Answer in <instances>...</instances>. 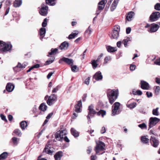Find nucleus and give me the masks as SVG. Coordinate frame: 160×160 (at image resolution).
<instances>
[{"mask_svg": "<svg viewBox=\"0 0 160 160\" xmlns=\"http://www.w3.org/2000/svg\"><path fill=\"white\" fill-rule=\"evenodd\" d=\"M22 4V0H15L13 3V6L15 8L19 7Z\"/></svg>", "mask_w": 160, "mask_h": 160, "instance_id": "nucleus-29", "label": "nucleus"}, {"mask_svg": "<svg viewBox=\"0 0 160 160\" xmlns=\"http://www.w3.org/2000/svg\"><path fill=\"white\" fill-rule=\"evenodd\" d=\"M131 29L130 27H128L126 28V32L128 34H129L131 31Z\"/></svg>", "mask_w": 160, "mask_h": 160, "instance_id": "nucleus-62", "label": "nucleus"}, {"mask_svg": "<svg viewBox=\"0 0 160 160\" xmlns=\"http://www.w3.org/2000/svg\"><path fill=\"white\" fill-rule=\"evenodd\" d=\"M136 65L134 64H131L130 66V70L131 71L134 70L136 68Z\"/></svg>", "mask_w": 160, "mask_h": 160, "instance_id": "nucleus-51", "label": "nucleus"}, {"mask_svg": "<svg viewBox=\"0 0 160 160\" xmlns=\"http://www.w3.org/2000/svg\"><path fill=\"white\" fill-rule=\"evenodd\" d=\"M120 103L118 102H115L112 106V115L114 116L120 113L119 108Z\"/></svg>", "mask_w": 160, "mask_h": 160, "instance_id": "nucleus-5", "label": "nucleus"}, {"mask_svg": "<svg viewBox=\"0 0 160 160\" xmlns=\"http://www.w3.org/2000/svg\"><path fill=\"white\" fill-rule=\"evenodd\" d=\"M93 78L97 81L102 80V76L101 72L98 71L96 72L94 75Z\"/></svg>", "mask_w": 160, "mask_h": 160, "instance_id": "nucleus-20", "label": "nucleus"}, {"mask_svg": "<svg viewBox=\"0 0 160 160\" xmlns=\"http://www.w3.org/2000/svg\"><path fill=\"white\" fill-rule=\"evenodd\" d=\"M150 133L151 135L152 134L155 136H157V134L155 133V130L153 129H151L150 131Z\"/></svg>", "mask_w": 160, "mask_h": 160, "instance_id": "nucleus-57", "label": "nucleus"}, {"mask_svg": "<svg viewBox=\"0 0 160 160\" xmlns=\"http://www.w3.org/2000/svg\"><path fill=\"white\" fill-rule=\"evenodd\" d=\"M160 26V24L159 25L154 23L152 24L151 26L149 32H156L159 28Z\"/></svg>", "mask_w": 160, "mask_h": 160, "instance_id": "nucleus-18", "label": "nucleus"}, {"mask_svg": "<svg viewBox=\"0 0 160 160\" xmlns=\"http://www.w3.org/2000/svg\"><path fill=\"white\" fill-rule=\"evenodd\" d=\"M90 78L89 77L87 78L85 80L84 83L87 85H88L89 84Z\"/></svg>", "mask_w": 160, "mask_h": 160, "instance_id": "nucleus-54", "label": "nucleus"}, {"mask_svg": "<svg viewBox=\"0 0 160 160\" xmlns=\"http://www.w3.org/2000/svg\"><path fill=\"white\" fill-rule=\"evenodd\" d=\"M54 57H53L51 59L47 61L45 63V65H48L52 63L54 61Z\"/></svg>", "mask_w": 160, "mask_h": 160, "instance_id": "nucleus-43", "label": "nucleus"}, {"mask_svg": "<svg viewBox=\"0 0 160 160\" xmlns=\"http://www.w3.org/2000/svg\"><path fill=\"white\" fill-rule=\"evenodd\" d=\"M147 137V136H142L141 137V140L142 143L146 144L148 142L149 139Z\"/></svg>", "mask_w": 160, "mask_h": 160, "instance_id": "nucleus-31", "label": "nucleus"}, {"mask_svg": "<svg viewBox=\"0 0 160 160\" xmlns=\"http://www.w3.org/2000/svg\"><path fill=\"white\" fill-rule=\"evenodd\" d=\"M154 8L157 10L160 11V3H157L154 6Z\"/></svg>", "mask_w": 160, "mask_h": 160, "instance_id": "nucleus-49", "label": "nucleus"}, {"mask_svg": "<svg viewBox=\"0 0 160 160\" xmlns=\"http://www.w3.org/2000/svg\"><path fill=\"white\" fill-rule=\"evenodd\" d=\"M11 4V2L10 0H7L5 2V4L6 6H9Z\"/></svg>", "mask_w": 160, "mask_h": 160, "instance_id": "nucleus-55", "label": "nucleus"}, {"mask_svg": "<svg viewBox=\"0 0 160 160\" xmlns=\"http://www.w3.org/2000/svg\"><path fill=\"white\" fill-rule=\"evenodd\" d=\"M150 141L152 145L155 148L157 147L159 145V141L153 136H151L150 138Z\"/></svg>", "mask_w": 160, "mask_h": 160, "instance_id": "nucleus-13", "label": "nucleus"}, {"mask_svg": "<svg viewBox=\"0 0 160 160\" xmlns=\"http://www.w3.org/2000/svg\"><path fill=\"white\" fill-rule=\"evenodd\" d=\"M78 32H75L71 33L68 37L69 39H71L74 38L78 34Z\"/></svg>", "mask_w": 160, "mask_h": 160, "instance_id": "nucleus-41", "label": "nucleus"}, {"mask_svg": "<svg viewBox=\"0 0 160 160\" xmlns=\"http://www.w3.org/2000/svg\"><path fill=\"white\" fill-rule=\"evenodd\" d=\"M146 94L147 97L148 98H149L152 96V93L148 91L146 92Z\"/></svg>", "mask_w": 160, "mask_h": 160, "instance_id": "nucleus-56", "label": "nucleus"}, {"mask_svg": "<svg viewBox=\"0 0 160 160\" xmlns=\"http://www.w3.org/2000/svg\"><path fill=\"white\" fill-rule=\"evenodd\" d=\"M138 126L142 129H146L147 128V126L144 123L138 125Z\"/></svg>", "mask_w": 160, "mask_h": 160, "instance_id": "nucleus-39", "label": "nucleus"}, {"mask_svg": "<svg viewBox=\"0 0 160 160\" xmlns=\"http://www.w3.org/2000/svg\"><path fill=\"white\" fill-rule=\"evenodd\" d=\"M156 82L158 84H160V78H155Z\"/></svg>", "mask_w": 160, "mask_h": 160, "instance_id": "nucleus-63", "label": "nucleus"}, {"mask_svg": "<svg viewBox=\"0 0 160 160\" xmlns=\"http://www.w3.org/2000/svg\"><path fill=\"white\" fill-rule=\"evenodd\" d=\"M62 61L65 62L68 64L70 65L71 66L73 64V60L71 59L63 57L59 60V63H61Z\"/></svg>", "mask_w": 160, "mask_h": 160, "instance_id": "nucleus-14", "label": "nucleus"}, {"mask_svg": "<svg viewBox=\"0 0 160 160\" xmlns=\"http://www.w3.org/2000/svg\"><path fill=\"white\" fill-rule=\"evenodd\" d=\"M136 105L137 103L135 102L130 104L128 103L126 104L127 107L130 109H132L136 107Z\"/></svg>", "mask_w": 160, "mask_h": 160, "instance_id": "nucleus-34", "label": "nucleus"}, {"mask_svg": "<svg viewBox=\"0 0 160 160\" xmlns=\"http://www.w3.org/2000/svg\"><path fill=\"white\" fill-rule=\"evenodd\" d=\"M54 72L53 71V72H49L47 76V78L48 79H49L52 75L54 73Z\"/></svg>", "mask_w": 160, "mask_h": 160, "instance_id": "nucleus-60", "label": "nucleus"}, {"mask_svg": "<svg viewBox=\"0 0 160 160\" xmlns=\"http://www.w3.org/2000/svg\"><path fill=\"white\" fill-rule=\"evenodd\" d=\"M12 47V45L9 43L5 42L0 41V51L3 52H7L10 50Z\"/></svg>", "mask_w": 160, "mask_h": 160, "instance_id": "nucleus-3", "label": "nucleus"}, {"mask_svg": "<svg viewBox=\"0 0 160 160\" xmlns=\"http://www.w3.org/2000/svg\"><path fill=\"white\" fill-rule=\"evenodd\" d=\"M160 17V13L158 12H153L150 15L149 20L151 22L157 21Z\"/></svg>", "mask_w": 160, "mask_h": 160, "instance_id": "nucleus-10", "label": "nucleus"}, {"mask_svg": "<svg viewBox=\"0 0 160 160\" xmlns=\"http://www.w3.org/2000/svg\"><path fill=\"white\" fill-rule=\"evenodd\" d=\"M155 94L158 95L159 94V92L160 91V87L159 86H156L155 87Z\"/></svg>", "mask_w": 160, "mask_h": 160, "instance_id": "nucleus-44", "label": "nucleus"}, {"mask_svg": "<svg viewBox=\"0 0 160 160\" xmlns=\"http://www.w3.org/2000/svg\"><path fill=\"white\" fill-rule=\"evenodd\" d=\"M60 88V87L59 86H57L55 88H53L52 90V93H56L57 92Z\"/></svg>", "mask_w": 160, "mask_h": 160, "instance_id": "nucleus-50", "label": "nucleus"}, {"mask_svg": "<svg viewBox=\"0 0 160 160\" xmlns=\"http://www.w3.org/2000/svg\"><path fill=\"white\" fill-rule=\"evenodd\" d=\"M1 117L2 120L6 122H7V120L6 119V117L5 116L3 115V114H1L0 115Z\"/></svg>", "mask_w": 160, "mask_h": 160, "instance_id": "nucleus-61", "label": "nucleus"}, {"mask_svg": "<svg viewBox=\"0 0 160 160\" xmlns=\"http://www.w3.org/2000/svg\"><path fill=\"white\" fill-rule=\"evenodd\" d=\"M119 95L118 89L108 90L107 95L109 103L112 104L117 98Z\"/></svg>", "mask_w": 160, "mask_h": 160, "instance_id": "nucleus-1", "label": "nucleus"}, {"mask_svg": "<svg viewBox=\"0 0 160 160\" xmlns=\"http://www.w3.org/2000/svg\"><path fill=\"white\" fill-rule=\"evenodd\" d=\"M134 15V12L132 11L130 12H128L126 17V19L128 21H131L132 20V18Z\"/></svg>", "mask_w": 160, "mask_h": 160, "instance_id": "nucleus-24", "label": "nucleus"}, {"mask_svg": "<svg viewBox=\"0 0 160 160\" xmlns=\"http://www.w3.org/2000/svg\"><path fill=\"white\" fill-rule=\"evenodd\" d=\"M19 138L15 137H13L11 140L14 146H17L19 142Z\"/></svg>", "mask_w": 160, "mask_h": 160, "instance_id": "nucleus-27", "label": "nucleus"}, {"mask_svg": "<svg viewBox=\"0 0 160 160\" xmlns=\"http://www.w3.org/2000/svg\"><path fill=\"white\" fill-rule=\"evenodd\" d=\"M92 64L94 69L97 68L98 64L97 63V62L95 60H92Z\"/></svg>", "mask_w": 160, "mask_h": 160, "instance_id": "nucleus-47", "label": "nucleus"}, {"mask_svg": "<svg viewBox=\"0 0 160 160\" xmlns=\"http://www.w3.org/2000/svg\"><path fill=\"white\" fill-rule=\"evenodd\" d=\"M154 63L156 65H160V58L157 59L154 62Z\"/></svg>", "mask_w": 160, "mask_h": 160, "instance_id": "nucleus-59", "label": "nucleus"}, {"mask_svg": "<svg viewBox=\"0 0 160 160\" xmlns=\"http://www.w3.org/2000/svg\"><path fill=\"white\" fill-rule=\"evenodd\" d=\"M88 109L89 112L87 117L88 122H90V123H91L90 117H93V116L92 115L96 114V112L94 110L93 106L92 105H91L89 106Z\"/></svg>", "mask_w": 160, "mask_h": 160, "instance_id": "nucleus-9", "label": "nucleus"}, {"mask_svg": "<svg viewBox=\"0 0 160 160\" xmlns=\"http://www.w3.org/2000/svg\"><path fill=\"white\" fill-rule=\"evenodd\" d=\"M47 19L46 18L44 19L43 22L42 23V26L44 28L47 25Z\"/></svg>", "mask_w": 160, "mask_h": 160, "instance_id": "nucleus-53", "label": "nucleus"}, {"mask_svg": "<svg viewBox=\"0 0 160 160\" xmlns=\"http://www.w3.org/2000/svg\"><path fill=\"white\" fill-rule=\"evenodd\" d=\"M48 6L45 5L44 3L42 4L41 5L39 13L41 15L45 16L48 13Z\"/></svg>", "mask_w": 160, "mask_h": 160, "instance_id": "nucleus-11", "label": "nucleus"}, {"mask_svg": "<svg viewBox=\"0 0 160 160\" xmlns=\"http://www.w3.org/2000/svg\"><path fill=\"white\" fill-rule=\"evenodd\" d=\"M8 153L7 152H3L0 155V160L5 159L8 157Z\"/></svg>", "mask_w": 160, "mask_h": 160, "instance_id": "nucleus-32", "label": "nucleus"}, {"mask_svg": "<svg viewBox=\"0 0 160 160\" xmlns=\"http://www.w3.org/2000/svg\"><path fill=\"white\" fill-rule=\"evenodd\" d=\"M55 0H46V3L50 6H54L56 4Z\"/></svg>", "mask_w": 160, "mask_h": 160, "instance_id": "nucleus-35", "label": "nucleus"}, {"mask_svg": "<svg viewBox=\"0 0 160 160\" xmlns=\"http://www.w3.org/2000/svg\"><path fill=\"white\" fill-rule=\"evenodd\" d=\"M58 49L57 48L53 49L52 48L51 49V52H48V54L50 55H51L54 53H56L58 51Z\"/></svg>", "mask_w": 160, "mask_h": 160, "instance_id": "nucleus-42", "label": "nucleus"}, {"mask_svg": "<svg viewBox=\"0 0 160 160\" xmlns=\"http://www.w3.org/2000/svg\"><path fill=\"white\" fill-rule=\"evenodd\" d=\"M106 48L108 52H114L117 50L116 48L112 47L110 46H107Z\"/></svg>", "mask_w": 160, "mask_h": 160, "instance_id": "nucleus-30", "label": "nucleus"}, {"mask_svg": "<svg viewBox=\"0 0 160 160\" xmlns=\"http://www.w3.org/2000/svg\"><path fill=\"white\" fill-rule=\"evenodd\" d=\"M68 43L66 42H64L62 43L59 46V49L62 50H65L67 49L68 47Z\"/></svg>", "mask_w": 160, "mask_h": 160, "instance_id": "nucleus-23", "label": "nucleus"}, {"mask_svg": "<svg viewBox=\"0 0 160 160\" xmlns=\"http://www.w3.org/2000/svg\"><path fill=\"white\" fill-rule=\"evenodd\" d=\"M13 133H14L16 135L19 137H21L22 135V133L21 130L18 129H15Z\"/></svg>", "mask_w": 160, "mask_h": 160, "instance_id": "nucleus-36", "label": "nucleus"}, {"mask_svg": "<svg viewBox=\"0 0 160 160\" xmlns=\"http://www.w3.org/2000/svg\"><path fill=\"white\" fill-rule=\"evenodd\" d=\"M14 87V85L13 84L8 83L6 85V88L7 91L11 92L13 91Z\"/></svg>", "mask_w": 160, "mask_h": 160, "instance_id": "nucleus-22", "label": "nucleus"}, {"mask_svg": "<svg viewBox=\"0 0 160 160\" xmlns=\"http://www.w3.org/2000/svg\"><path fill=\"white\" fill-rule=\"evenodd\" d=\"M159 121L160 119L156 117L150 118L149 119L148 130L155 126Z\"/></svg>", "mask_w": 160, "mask_h": 160, "instance_id": "nucleus-7", "label": "nucleus"}, {"mask_svg": "<svg viewBox=\"0 0 160 160\" xmlns=\"http://www.w3.org/2000/svg\"><path fill=\"white\" fill-rule=\"evenodd\" d=\"M131 40L130 38L129 37H126L122 41V43H123L125 47L127 46V43Z\"/></svg>", "mask_w": 160, "mask_h": 160, "instance_id": "nucleus-38", "label": "nucleus"}, {"mask_svg": "<svg viewBox=\"0 0 160 160\" xmlns=\"http://www.w3.org/2000/svg\"><path fill=\"white\" fill-rule=\"evenodd\" d=\"M141 88L144 90H148L150 88L149 84L146 82L141 80L140 82Z\"/></svg>", "mask_w": 160, "mask_h": 160, "instance_id": "nucleus-16", "label": "nucleus"}, {"mask_svg": "<svg viewBox=\"0 0 160 160\" xmlns=\"http://www.w3.org/2000/svg\"><path fill=\"white\" fill-rule=\"evenodd\" d=\"M92 32V29L90 28V26H89L87 30H86L85 32V34H87L88 35H90Z\"/></svg>", "mask_w": 160, "mask_h": 160, "instance_id": "nucleus-48", "label": "nucleus"}, {"mask_svg": "<svg viewBox=\"0 0 160 160\" xmlns=\"http://www.w3.org/2000/svg\"><path fill=\"white\" fill-rule=\"evenodd\" d=\"M107 2V0H102L98 3V9L102 10L104 8L105 5Z\"/></svg>", "mask_w": 160, "mask_h": 160, "instance_id": "nucleus-19", "label": "nucleus"}, {"mask_svg": "<svg viewBox=\"0 0 160 160\" xmlns=\"http://www.w3.org/2000/svg\"><path fill=\"white\" fill-rule=\"evenodd\" d=\"M120 31V26L118 25L115 26L111 33V38L112 39H117L119 37V32Z\"/></svg>", "mask_w": 160, "mask_h": 160, "instance_id": "nucleus-6", "label": "nucleus"}, {"mask_svg": "<svg viewBox=\"0 0 160 160\" xmlns=\"http://www.w3.org/2000/svg\"><path fill=\"white\" fill-rule=\"evenodd\" d=\"M57 96L55 94H52L50 96L47 100V104L51 106L52 105L54 102L57 100Z\"/></svg>", "mask_w": 160, "mask_h": 160, "instance_id": "nucleus-12", "label": "nucleus"}, {"mask_svg": "<svg viewBox=\"0 0 160 160\" xmlns=\"http://www.w3.org/2000/svg\"><path fill=\"white\" fill-rule=\"evenodd\" d=\"M43 152L50 155H52L53 154L54 152L53 148L49 142H48L46 145L43 150Z\"/></svg>", "mask_w": 160, "mask_h": 160, "instance_id": "nucleus-8", "label": "nucleus"}, {"mask_svg": "<svg viewBox=\"0 0 160 160\" xmlns=\"http://www.w3.org/2000/svg\"><path fill=\"white\" fill-rule=\"evenodd\" d=\"M71 70L73 72H76L78 71V68L76 65L71 66Z\"/></svg>", "mask_w": 160, "mask_h": 160, "instance_id": "nucleus-46", "label": "nucleus"}, {"mask_svg": "<svg viewBox=\"0 0 160 160\" xmlns=\"http://www.w3.org/2000/svg\"><path fill=\"white\" fill-rule=\"evenodd\" d=\"M67 133V131L65 129L59 130L55 134V138L57 140L62 141Z\"/></svg>", "mask_w": 160, "mask_h": 160, "instance_id": "nucleus-4", "label": "nucleus"}, {"mask_svg": "<svg viewBox=\"0 0 160 160\" xmlns=\"http://www.w3.org/2000/svg\"><path fill=\"white\" fill-rule=\"evenodd\" d=\"M111 59V58L109 56H108L105 58L104 60V62L106 63H107L109 61H110Z\"/></svg>", "mask_w": 160, "mask_h": 160, "instance_id": "nucleus-52", "label": "nucleus"}, {"mask_svg": "<svg viewBox=\"0 0 160 160\" xmlns=\"http://www.w3.org/2000/svg\"><path fill=\"white\" fill-rule=\"evenodd\" d=\"M106 111L103 110H101L99 111L97 113V114L98 115H101L102 117H103V116L106 114Z\"/></svg>", "mask_w": 160, "mask_h": 160, "instance_id": "nucleus-45", "label": "nucleus"}, {"mask_svg": "<svg viewBox=\"0 0 160 160\" xmlns=\"http://www.w3.org/2000/svg\"><path fill=\"white\" fill-rule=\"evenodd\" d=\"M106 131V130L105 127H103L101 130V133L102 134H103Z\"/></svg>", "mask_w": 160, "mask_h": 160, "instance_id": "nucleus-58", "label": "nucleus"}, {"mask_svg": "<svg viewBox=\"0 0 160 160\" xmlns=\"http://www.w3.org/2000/svg\"><path fill=\"white\" fill-rule=\"evenodd\" d=\"M158 108H157L156 109H154L152 110V114L154 115L158 116L159 115V112H158Z\"/></svg>", "mask_w": 160, "mask_h": 160, "instance_id": "nucleus-40", "label": "nucleus"}, {"mask_svg": "<svg viewBox=\"0 0 160 160\" xmlns=\"http://www.w3.org/2000/svg\"><path fill=\"white\" fill-rule=\"evenodd\" d=\"M82 106V102L81 100L78 101L77 103L75 106V111L79 113L81 112V109Z\"/></svg>", "mask_w": 160, "mask_h": 160, "instance_id": "nucleus-17", "label": "nucleus"}, {"mask_svg": "<svg viewBox=\"0 0 160 160\" xmlns=\"http://www.w3.org/2000/svg\"><path fill=\"white\" fill-rule=\"evenodd\" d=\"M26 66V65L25 64H21L18 63L17 66L13 68V70L15 72H18L25 68Z\"/></svg>", "mask_w": 160, "mask_h": 160, "instance_id": "nucleus-15", "label": "nucleus"}, {"mask_svg": "<svg viewBox=\"0 0 160 160\" xmlns=\"http://www.w3.org/2000/svg\"><path fill=\"white\" fill-rule=\"evenodd\" d=\"M96 145L95 148V151L97 154H102L104 152L102 151L104 149L105 144L103 142L99 141L96 142Z\"/></svg>", "mask_w": 160, "mask_h": 160, "instance_id": "nucleus-2", "label": "nucleus"}, {"mask_svg": "<svg viewBox=\"0 0 160 160\" xmlns=\"http://www.w3.org/2000/svg\"><path fill=\"white\" fill-rule=\"evenodd\" d=\"M47 108V106L44 103H42L39 106V108L41 111L44 112Z\"/></svg>", "mask_w": 160, "mask_h": 160, "instance_id": "nucleus-37", "label": "nucleus"}, {"mask_svg": "<svg viewBox=\"0 0 160 160\" xmlns=\"http://www.w3.org/2000/svg\"><path fill=\"white\" fill-rule=\"evenodd\" d=\"M71 132L72 134L75 137H78L79 136V133L78 131H77L74 128H72L71 129Z\"/></svg>", "mask_w": 160, "mask_h": 160, "instance_id": "nucleus-33", "label": "nucleus"}, {"mask_svg": "<svg viewBox=\"0 0 160 160\" xmlns=\"http://www.w3.org/2000/svg\"><path fill=\"white\" fill-rule=\"evenodd\" d=\"M20 126L22 130H24L28 126L27 122L26 121H23L20 123Z\"/></svg>", "mask_w": 160, "mask_h": 160, "instance_id": "nucleus-28", "label": "nucleus"}, {"mask_svg": "<svg viewBox=\"0 0 160 160\" xmlns=\"http://www.w3.org/2000/svg\"><path fill=\"white\" fill-rule=\"evenodd\" d=\"M46 32V29L44 28H42L39 31V33L40 35V39L42 41L45 36Z\"/></svg>", "mask_w": 160, "mask_h": 160, "instance_id": "nucleus-21", "label": "nucleus"}, {"mask_svg": "<svg viewBox=\"0 0 160 160\" xmlns=\"http://www.w3.org/2000/svg\"><path fill=\"white\" fill-rule=\"evenodd\" d=\"M62 156V152H57L54 155L55 160H60Z\"/></svg>", "mask_w": 160, "mask_h": 160, "instance_id": "nucleus-26", "label": "nucleus"}, {"mask_svg": "<svg viewBox=\"0 0 160 160\" xmlns=\"http://www.w3.org/2000/svg\"><path fill=\"white\" fill-rule=\"evenodd\" d=\"M97 158V157L96 155H92L91 156V160H96Z\"/></svg>", "mask_w": 160, "mask_h": 160, "instance_id": "nucleus-64", "label": "nucleus"}, {"mask_svg": "<svg viewBox=\"0 0 160 160\" xmlns=\"http://www.w3.org/2000/svg\"><path fill=\"white\" fill-rule=\"evenodd\" d=\"M119 0H114L113 2L111 7V10L113 11L116 8L117 5L118 3Z\"/></svg>", "mask_w": 160, "mask_h": 160, "instance_id": "nucleus-25", "label": "nucleus"}]
</instances>
